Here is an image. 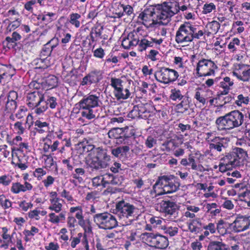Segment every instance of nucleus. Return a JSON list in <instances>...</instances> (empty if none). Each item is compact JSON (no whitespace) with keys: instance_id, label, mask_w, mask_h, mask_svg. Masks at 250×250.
I'll return each instance as SVG.
<instances>
[{"instance_id":"7ed1b4c3","label":"nucleus","mask_w":250,"mask_h":250,"mask_svg":"<svg viewBox=\"0 0 250 250\" xmlns=\"http://www.w3.org/2000/svg\"><path fill=\"white\" fill-rule=\"evenodd\" d=\"M27 101V104L29 107L32 108L36 107L35 112L37 114L43 113L47 108L44 101L43 95L38 90L28 93Z\"/></svg>"},{"instance_id":"412c9836","label":"nucleus","mask_w":250,"mask_h":250,"mask_svg":"<svg viewBox=\"0 0 250 250\" xmlns=\"http://www.w3.org/2000/svg\"><path fill=\"white\" fill-rule=\"evenodd\" d=\"M108 179H109V174L96 177L92 179L93 185L96 187L102 185L103 188H106L109 184Z\"/></svg>"},{"instance_id":"052dcab7","label":"nucleus","mask_w":250,"mask_h":250,"mask_svg":"<svg viewBox=\"0 0 250 250\" xmlns=\"http://www.w3.org/2000/svg\"><path fill=\"white\" fill-rule=\"evenodd\" d=\"M94 56L97 58H102L104 56V51L102 48H99L94 51Z\"/></svg>"},{"instance_id":"423d86ee","label":"nucleus","mask_w":250,"mask_h":250,"mask_svg":"<svg viewBox=\"0 0 250 250\" xmlns=\"http://www.w3.org/2000/svg\"><path fill=\"white\" fill-rule=\"evenodd\" d=\"M113 204H115V205H112L111 207L110 212L126 218L131 217L136 209L133 205L125 203L124 200L118 201L116 202L113 201Z\"/></svg>"},{"instance_id":"4d7b16f0","label":"nucleus","mask_w":250,"mask_h":250,"mask_svg":"<svg viewBox=\"0 0 250 250\" xmlns=\"http://www.w3.org/2000/svg\"><path fill=\"white\" fill-rule=\"evenodd\" d=\"M49 221L53 223L57 224L60 221V219L59 218V217L58 216H56L54 213H51L49 214Z\"/></svg>"},{"instance_id":"a18cd8bd","label":"nucleus","mask_w":250,"mask_h":250,"mask_svg":"<svg viewBox=\"0 0 250 250\" xmlns=\"http://www.w3.org/2000/svg\"><path fill=\"white\" fill-rule=\"evenodd\" d=\"M54 41V40H51L48 42L45 45H44L43 48L42 49V54L44 56H49L50 55L51 52L52 50L48 47V46L51 44V43Z\"/></svg>"},{"instance_id":"f3484780","label":"nucleus","mask_w":250,"mask_h":250,"mask_svg":"<svg viewBox=\"0 0 250 250\" xmlns=\"http://www.w3.org/2000/svg\"><path fill=\"white\" fill-rule=\"evenodd\" d=\"M179 186H177L175 184L170 182L169 181H168L167 184H165V186L162 188V190L160 191V192H158L157 194H155V196L153 197V199H156L157 196L163 194L175 192L179 189ZM154 200H153V201Z\"/></svg>"},{"instance_id":"9d476101","label":"nucleus","mask_w":250,"mask_h":250,"mask_svg":"<svg viewBox=\"0 0 250 250\" xmlns=\"http://www.w3.org/2000/svg\"><path fill=\"white\" fill-rule=\"evenodd\" d=\"M216 67L213 62L204 59L199 61L196 70L199 77L208 76L214 74Z\"/></svg>"},{"instance_id":"e433bc0d","label":"nucleus","mask_w":250,"mask_h":250,"mask_svg":"<svg viewBox=\"0 0 250 250\" xmlns=\"http://www.w3.org/2000/svg\"><path fill=\"white\" fill-rule=\"evenodd\" d=\"M171 93L170 98L172 100H181L183 97L179 90H176V89H172Z\"/></svg>"},{"instance_id":"9b49d317","label":"nucleus","mask_w":250,"mask_h":250,"mask_svg":"<svg viewBox=\"0 0 250 250\" xmlns=\"http://www.w3.org/2000/svg\"><path fill=\"white\" fill-rule=\"evenodd\" d=\"M122 81L120 79L111 78V83L110 85L114 88L113 94L116 99H126L130 96V93L128 89H125L123 90L122 84Z\"/></svg>"},{"instance_id":"aec40b11","label":"nucleus","mask_w":250,"mask_h":250,"mask_svg":"<svg viewBox=\"0 0 250 250\" xmlns=\"http://www.w3.org/2000/svg\"><path fill=\"white\" fill-rule=\"evenodd\" d=\"M133 36L132 34H129L126 38L123 39L122 42V45L125 49H128L139 43V40L134 39L133 38Z\"/></svg>"},{"instance_id":"393cba45","label":"nucleus","mask_w":250,"mask_h":250,"mask_svg":"<svg viewBox=\"0 0 250 250\" xmlns=\"http://www.w3.org/2000/svg\"><path fill=\"white\" fill-rule=\"evenodd\" d=\"M208 250H229V246L221 241H213L209 243Z\"/></svg>"},{"instance_id":"864d4df0","label":"nucleus","mask_w":250,"mask_h":250,"mask_svg":"<svg viewBox=\"0 0 250 250\" xmlns=\"http://www.w3.org/2000/svg\"><path fill=\"white\" fill-rule=\"evenodd\" d=\"M90 83L91 84L92 83H96L99 82V79L98 75L95 72H91L88 74Z\"/></svg>"},{"instance_id":"6ab92c4d","label":"nucleus","mask_w":250,"mask_h":250,"mask_svg":"<svg viewBox=\"0 0 250 250\" xmlns=\"http://www.w3.org/2000/svg\"><path fill=\"white\" fill-rule=\"evenodd\" d=\"M170 180V178L166 175L159 177L156 183L153 186V191H151V193L152 194L153 192L157 194L158 192H160L159 189L162 190V188L165 186V185H167Z\"/></svg>"},{"instance_id":"2eb2a0df","label":"nucleus","mask_w":250,"mask_h":250,"mask_svg":"<svg viewBox=\"0 0 250 250\" xmlns=\"http://www.w3.org/2000/svg\"><path fill=\"white\" fill-rule=\"evenodd\" d=\"M94 220L100 228L105 230L109 229V217L107 212L96 214Z\"/></svg>"},{"instance_id":"0eeeda50","label":"nucleus","mask_w":250,"mask_h":250,"mask_svg":"<svg viewBox=\"0 0 250 250\" xmlns=\"http://www.w3.org/2000/svg\"><path fill=\"white\" fill-rule=\"evenodd\" d=\"M154 76L157 81L168 84L176 81L179 76V74L174 69L161 67L155 72Z\"/></svg>"},{"instance_id":"ea45409f","label":"nucleus","mask_w":250,"mask_h":250,"mask_svg":"<svg viewBox=\"0 0 250 250\" xmlns=\"http://www.w3.org/2000/svg\"><path fill=\"white\" fill-rule=\"evenodd\" d=\"M0 204L4 208H8L11 206V202L3 194L0 195Z\"/></svg>"},{"instance_id":"49530a36","label":"nucleus","mask_w":250,"mask_h":250,"mask_svg":"<svg viewBox=\"0 0 250 250\" xmlns=\"http://www.w3.org/2000/svg\"><path fill=\"white\" fill-rule=\"evenodd\" d=\"M204 32L202 30H199L197 32L196 31V28L192 26L191 34L192 40L194 39H199L201 37L203 36Z\"/></svg>"},{"instance_id":"4468645a","label":"nucleus","mask_w":250,"mask_h":250,"mask_svg":"<svg viewBox=\"0 0 250 250\" xmlns=\"http://www.w3.org/2000/svg\"><path fill=\"white\" fill-rule=\"evenodd\" d=\"M231 225L235 232L243 231L249 228L250 220L249 217L246 216H238Z\"/></svg>"},{"instance_id":"f03ea898","label":"nucleus","mask_w":250,"mask_h":250,"mask_svg":"<svg viewBox=\"0 0 250 250\" xmlns=\"http://www.w3.org/2000/svg\"><path fill=\"white\" fill-rule=\"evenodd\" d=\"M244 122V115L239 110L232 111L218 118L215 122L219 130H229L241 126Z\"/></svg>"},{"instance_id":"dca6fc26","label":"nucleus","mask_w":250,"mask_h":250,"mask_svg":"<svg viewBox=\"0 0 250 250\" xmlns=\"http://www.w3.org/2000/svg\"><path fill=\"white\" fill-rule=\"evenodd\" d=\"M17 98V94L15 91H11L7 98L5 105V111L9 113H12L17 108V103L13 98Z\"/></svg>"},{"instance_id":"f8f14e48","label":"nucleus","mask_w":250,"mask_h":250,"mask_svg":"<svg viewBox=\"0 0 250 250\" xmlns=\"http://www.w3.org/2000/svg\"><path fill=\"white\" fill-rule=\"evenodd\" d=\"M163 5L166 12H167L165 13L166 16L168 17L167 18V21H166L167 23L170 21L171 18L175 14L178 13L180 10L184 11L188 8L186 5L179 6V3L175 1L164 2H163Z\"/></svg>"},{"instance_id":"a878e982","label":"nucleus","mask_w":250,"mask_h":250,"mask_svg":"<svg viewBox=\"0 0 250 250\" xmlns=\"http://www.w3.org/2000/svg\"><path fill=\"white\" fill-rule=\"evenodd\" d=\"M102 148H95L94 146L90 144L88 141H86V143L84 144L82 146L83 153H87L89 156H92L95 154L97 153L98 151Z\"/></svg>"},{"instance_id":"c03bdc74","label":"nucleus","mask_w":250,"mask_h":250,"mask_svg":"<svg viewBox=\"0 0 250 250\" xmlns=\"http://www.w3.org/2000/svg\"><path fill=\"white\" fill-rule=\"evenodd\" d=\"M216 9V6L213 3H206L203 7V12L204 14H207L210 13L213 10Z\"/></svg>"},{"instance_id":"2f4dec72","label":"nucleus","mask_w":250,"mask_h":250,"mask_svg":"<svg viewBox=\"0 0 250 250\" xmlns=\"http://www.w3.org/2000/svg\"><path fill=\"white\" fill-rule=\"evenodd\" d=\"M35 129L40 133H43L48 128V124L45 122H42L40 120H37L35 122Z\"/></svg>"},{"instance_id":"7c9ffc66","label":"nucleus","mask_w":250,"mask_h":250,"mask_svg":"<svg viewBox=\"0 0 250 250\" xmlns=\"http://www.w3.org/2000/svg\"><path fill=\"white\" fill-rule=\"evenodd\" d=\"M220 27V23L218 21H213L211 22H208L206 27L209 31V32L211 34H216L218 31Z\"/></svg>"},{"instance_id":"a211bd4d","label":"nucleus","mask_w":250,"mask_h":250,"mask_svg":"<svg viewBox=\"0 0 250 250\" xmlns=\"http://www.w3.org/2000/svg\"><path fill=\"white\" fill-rule=\"evenodd\" d=\"M32 186L29 183L25 182L24 185L20 183H15L12 184L11 190L14 193H19L21 191L25 192L26 190H31Z\"/></svg>"},{"instance_id":"de8ad7c7","label":"nucleus","mask_w":250,"mask_h":250,"mask_svg":"<svg viewBox=\"0 0 250 250\" xmlns=\"http://www.w3.org/2000/svg\"><path fill=\"white\" fill-rule=\"evenodd\" d=\"M45 102L46 104V106L47 107V105L48 104L51 108H55L57 104L56 98L54 97H49Z\"/></svg>"},{"instance_id":"774afa93","label":"nucleus","mask_w":250,"mask_h":250,"mask_svg":"<svg viewBox=\"0 0 250 250\" xmlns=\"http://www.w3.org/2000/svg\"><path fill=\"white\" fill-rule=\"evenodd\" d=\"M191 247L193 250H201L203 248L202 244L198 241L192 243Z\"/></svg>"},{"instance_id":"5fc2aeb1","label":"nucleus","mask_w":250,"mask_h":250,"mask_svg":"<svg viewBox=\"0 0 250 250\" xmlns=\"http://www.w3.org/2000/svg\"><path fill=\"white\" fill-rule=\"evenodd\" d=\"M156 143V141L151 136H148L146 142V145L148 148L152 147Z\"/></svg>"},{"instance_id":"6e6552de","label":"nucleus","mask_w":250,"mask_h":250,"mask_svg":"<svg viewBox=\"0 0 250 250\" xmlns=\"http://www.w3.org/2000/svg\"><path fill=\"white\" fill-rule=\"evenodd\" d=\"M192 25L189 22L181 25L176 32L175 41L179 44H187L192 41Z\"/></svg>"},{"instance_id":"58836bf2","label":"nucleus","mask_w":250,"mask_h":250,"mask_svg":"<svg viewBox=\"0 0 250 250\" xmlns=\"http://www.w3.org/2000/svg\"><path fill=\"white\" fill-rule=\"evenodd\" d=\"M15 130L18 134H22L25 131V127L23 126V123L22 122H17L14 125Z\"/></svg>"},{"instance_id":"13d9d810","label":"nucleus","mask_w":250,"mask_h":250,"mask_svg":"<svg viewBox=\"0 0 250 250\" xmlns=\"http://www.w3.org/2000/svg\"><path fill=\"white\" fill-rule=\"evenodd\" d=\"M26 109L22 108H21L18 113L16 114V117L18 119H21L24 118L26 116Z\"/></svg>"},{"instance_id":"0e129e2a","label":"nucleus","mask_w":250,"mask_h":250,"mask_svg":"<svg viewBox=\"0 0 250 250\" xmlns=\"http://www.w3.org/2000/svg\"><path fill=\"white\" fill-rule=\"evenodd\" d=\"M20 207L22 208L23 210L27 211L28 208H32V204L30 203H26L25 201H22L20 203Z\"/></svg>"},{"instance_id":"8fccbe9b","label":"nucleus","mask_w":250,"mask_h":250,"mask_svg":"<svg viewBox=\"0 0 250 250\" xmlns=\"http://www.w3.org/2000/svg\"><path fill=\"white\" fill-rule=\"evenodd\" d=\"M11 182V177L3 175L0 177V184L4 186H8Z\"/></svg>"},{"instance_id":"bf43d9fd","label":"nucleus","mask_w":250,"mask_h":250,"mask_svg":"<svg viewBox=\"0 0 250 250\" xmlns=\"http://www.w3.org/2000/svg\"><path fill=\"white\" fill-rule=\"evenodd\" d=\"M162 220L158 217H154L150 219V222L153 225L154 228L156 227L157 225H160L162 223Z\"/></svg>"},{"instance_id":"473e14b6","label":"nucleus","mask_w":250,"mask_h":250,"mask_svg":"<svg viewBox=\"0 0 250 250\" xmlns=\"http://www.w3.org/2000/svg\"><path fill=\"white\" fill-rule=\"evenodd\" d=\"M51 205L49 207V209L58 213L62 210V204L59 202V199H50Z\"/></svg>"},{"instance_id":"4be33fe9","label":"nucleus","mask_w":250,"mask_h":250,"mask_svg":"<svg viewBox=\"0 0 250 250\" xmlns=\"http://www.w3.org/2000/svg\"><path fill=\"white\" fill-rule=\"evenodd\" d=\"M221 161L231 167V168L238 166L239 163L238 159L236 157V155L233 152L227 155L221 159Z\"/></svg>"},{"instance_id":"680f3d73","label":"nucleus","mask_w":250,"mask_h":250,"mask_svg":"<svg viewBox=\"0 0 250 250\" xmlns=\"http://www.w3.org/2000/svg\"><path fill=\"white\" fill-rule=\"evenodd\" d=\"M45 174V171L43 170L42 168H36L34 172V175L37 178L41 177L42 176H43Z\"/></svg>"},{"instance_id":"338daca9","label":"nucleus","mask_w":250,"mask_h":250,"mask_svg":"<svg viewBox=\"0 0 250 250\" xmlns=\"http://www.w3.org/2000/svg\"><path fill=\"white\" fill-rule=\"evenodd\" d=\"M54 181V178L51 176H48L47 179L43 180V182L45 187H47L52 184Z\"/></svg>"},{"instance_id":"603ef678","label":"nucleus","mask_w":250,"mask_h":250,"mask_svg":"<svg viewBox=\"0 0 250 250\" xmlns=\"http://www.w3.org/2000/svg\"><path fill=\"white\" fill-rule=\"evenodd\" d=\"M20 25V22L18 20H17L11 23H10L7 27V30L11 31L15 29L16 28Z\"/></svg>"},{"instance_id":"c9c22d12","label":"nucleus","mask_w":250,"mask_h":250,"mask_svg":"<svg viewBox=\"0 0 250 250\" xmlns=\"http://www.w3.org/2000/svg\"><path fill=\"white\" fill-rule=\"evenodd\" d=\"M43 157L46 158L44 159V161L46 167L51 168L53 167H57L56 163L54 161L51 155H43Z\"/></svg>"},{"instance_id":"f704fd0d","label":"nucleus","mask_w":250,"mask_h":250,"mask_svg":"<svg viewBox=\"0 0 250 250\" xmlns=\"http://www.w3.org/2000/svg\"><path fill=\"white\" fill-rule=\"evenodd\" d=\"M81 18V15L77 13H73L70 15V22L74 25L76 27L78 28L80 25V23L78 19Z\"/></svg>"},{"instance_id":"39448f33","label":"nucleus","mask_w":250,"mask_h":250,"mask_svg":"<svg viewBox=\"0 0 250 250\" xmlns=\"http://www.w3.org/2000/svg\"><path fill=\"white\" fill-rule=\"evenodd\" d=\"M91 159L88 160L89 166L93 169H98L107 167L109 161V156L108 155V150L102 148L97 151L96 155H93Z\"/></svg>"},{"instance_id":"b1692460","label":"nucleus","mask_w":250,"mask_h":250,"mask_svg":"<svg viewBox=\"0 0 250 250\" xmlns=\"http://www.w3.org/2000/svg\"><path fill=\"white\" fill-rule=\"evenodd\" d=\"M112 13L115 14L110 18H120L123 15V5L117 0H113L112 3Z\"/></svg>"},{"instance_id":"f257e3e1","label":"nucleus","mask_w":250,"mask_h":250,"mask_svg":"<svg viewBox=\"0 0 250 250\" xmlns=\"http://www.w3.org/2000/svg\"><path fill=\"white\" fill-rule=\"evenodd\" d=\"M166 11L163 3L157 4L154 7L145 9L140 14L139 18L142 21L143 24L146 27H151L157 23L167 25L168 23L165 14Z\"/></svg>"},{"instance_id":"ddd939ff","label":"nucleus","mask_w":250,"mask_h":250,"mask_svg":"<svg viewBox=\"0 0 250 250\" xmlns=\"http://www.w3.org/2000/svg\"><path fill=\"white\" fill-rule=\"evenodd\" d=\"M160 211L165 213L168 218L171 220H174L178 216L177 205L172 202L162 201L160 203Z\"/></svg>"},{"instance_id":"6e6d98bb","label":"nucleus","mask_w":250,"mask_h":250,"mask_svg":"<svg viewBox=\"0 0 250 250\" xmlns=\"http://www.w3.org/2000/svg\"><path fill=\"white\" fill-rule=\"evenodd\" d=\"M219 170L222 172H226L227 170L231 169V167L226 164L224 162H221L219 165Z\"/></svg>"},{"instance_id":"72a5a7b5","label":"nucleus","mask_w":250,"mask_h":250,"mask_svg":"<svg viewBox=\"0 0 250 250\" xmlns=\"http://www.w3.org/2000/svg\"><path fill=\"white\" fill-rule=\"evenodd\" d=\"M45 83L50 88L57 86L58 84V78L54 75H50L45 80Z\"/></svg>"},{"instance_id":"3c124183","label":"nucleus","mask_w":250,"mask_h":250,"mask_svg":"<svg viewBox=\"0 0 250 250\" xmlns=\"http://www.w3.org/2000/svg\"><path fill=\"white\" fill-rule=\"evenodd\" d=\"M194 98L198 101L203 105H205L206 102V100L205 97L201 94L199 91H197L195 93Z\"/></svg>"},{"instance_id":"79ce46f5","label":"nucleus","mask_w":250,"mask_h":250,"mask_svg":"<svg viewBox=\"0 0 250 250\" xmlns=\"http://www.w3.org/2000/svg\"><path fill=\"white\" fill-rule=\"evenodd\" d=\"M164 230L166 234L172 237L175 236L178 233V229L176 227H169L166 228Z\"/></svg>"},{"instance_id":"20e7f679","label":"nucleus","mask_w":250,"mask_h":250,"mask_svg":"<svg viewBox=\"0 0 250 250\" xmlns=\"http://www.w3.org/2000/svg\"><path fill=\"white\" fill-rule=\"evenodd\" d=\"M99 102V97L93 95H89L81 100L79 104L80 108L83 110L81 111L82 116L89 120L94 118L96 116L92 108L98 106Z\"/></svg>"},{"instance_id":"c756f323","label":"nucleus","mask_w":250,"mask_h":250,"mask_svg":"<svg viewBox=\"0 0 250 250\" xmlns=\"http://www.w3.org/2000/svg\"><path fill=\"white\" fill-rule=\"evenodd\" d=\"M129 147L127 146L118 147L113 149L111 151L112 154L116 157H120V156H123L124 154L128 152Z\"/></svg>"},{"instance_id":"cd10ccee","label":"nucleus","mask_w":250,"mask_h":250,"mask_svg":"<svg viewBox=\"0 0 250 250\" xmlns=\"http://www.w3.org/2000/svg\"><path fill=\"white\" fill-rule=\"evenodd\" d=\"M229 227H232L231 224H229L223 220H220L217 223L216 229L220 234L224 235L227 233V229Z\"/></svg>"},{"instance_id":"a19ab883","label":"nucleus","mask_w":250,"mask_h":250,"mask_svg":"<svg viewBox=\"0 0 250 250\" xmlns=\"http://www.w3.org/2000/svg\"><path fill=\"white\" fill-rule=\"evenodd\" d=\"M238 100L235 102V104L239 106L242 105V104H247L249 102V98L248 97H244L242 94H240L237 97Z\"/></svg>"},{"instance_id":"69168bd1","label":"nucleus","mask_w":250,"mask_h":250,"mask_svg":"<svg viewBox=\"0 0 250 250\" xmlns=\"http://www.w3.org/2000/svg\"><path fill=\"white\" fill-rule=\"evenodd\" d=\"M188 165L190 164L192 169L194 170L196 168L197 164L195 162V159L194 156H192L191 155H189L188 156Z\"/></svg>"},{"instance_id":"37998d69","label":"nucleus","mask_w":250,"mask_h":250,"mask_svg":"<svg viewBox=\"0 0 250 250\" xmlns=\"http://www.w3.org/2000/svg\"><path fill=\"white\" fill-rule=\"evenodd\" d=\"M223 147H224V146L223 143L220 142H214L209 144V148L210 149H214L219 152L222 151Z\"/></svg>"},{"instance_id":"5701e85b","label":"nucleus","mask_w":250,"mask_h":250,"mask_svg":"<svg viewBox=\"0 0 250 250\" xmlns=\"http://www.w3.org/2000/svg\"><path fill=\"white\" fill-rule=\"evenodd\" d=\"M103 29V27L101 26L100 24L96 25L93 28H92L90 33V42L89 44H91L92 43L97 41L98 38L101 36V31Z\"/></svg>"},{"instance_id":"4c0bfd02","label":"nucleus","mask_w":250,"mask_h":250,"mask_svg":"<svg viewBox=\"0 0 250 250\" xmlns=\"http://www.w3.org/2000/svg\"><path fill=\"white\" fill-rule=\"evenodd\" d=\"M233 153L236 155V157L239 159H245V157L247 156L246 151L242 148L236 147Z\"/></svg>"},{"instance_id":"c85d7f7f","label":"nucleus","mask_w":250,"mask_h":250,"mask_svg":"<svg viewBox=\"0 0 250 250\" xmlns=\"http://www.w3.org/2000/svg\"><path fill=\"white\" fill-rule=\"evenodd\" d=\"M153 46V42L152 38H148V39L144 38L142 39L139 44L140 51L145 50L147 47H152Z\"/></svg>"},{"instance_id":"09e8293b","label":"nucleus","mask_w":250,"mask_h":250,"mask_svg":"<svg viewBox=\"0 0 250 250\" xmlns=\"http://www.w3.org/2000/svg\"><path fill=\"white\" fill-rule=\"evenodd\" d=\"M75 173L73 174V177L76 179H79L81 176L84 175L85 173L84 170L82 168H77L75 170Z\"/></svg>"},{"instance_id":"bb28decb","label":"nucleus","mask_w":250,"mask_h":250,"mask_svg":"<svg viewBox=\"0 0 250 250\" xmlns=\"http://www.w3.org/2000/svg\"><path fill=\"white\" fill-rule=\"evenodd\" d=\"M123 132L121 128L120 127H113L110 129V138H114L116 139V144H121L123 141L125 140L120 135Z\"/></svg>"},{"instance_id":"1a4fd4ad","label":"nucleus","mask_w":250,"mask_h":250,"mask_svg":"<svg viewBox=\"0 0 250 250\" xmlns=\"http://www.w3.org/2000/svg\"><path fill=\"white\" fill-rule=\"evenodd\" d=\"M143 235L146 237V241L151 247L159 249H165L168 245L169 241L165 236L152 233H144Z\"/></svg>"},{"instance_id":"e2e57ef3","label":"nucleus","mask_w":250,"mask_h":250,"mask_svg":"<svg viewBox=\"0 0 250 250\" xmlns=\"http://www.w3.org/2000/svg\"><path fill=\"white\" fill-rule=\"evenodd\" d=\"M123 14L125 13L128 16H130L133 12V8L130 5H126L124 6L123 5Z\"/></svg>"}]
</instances>
